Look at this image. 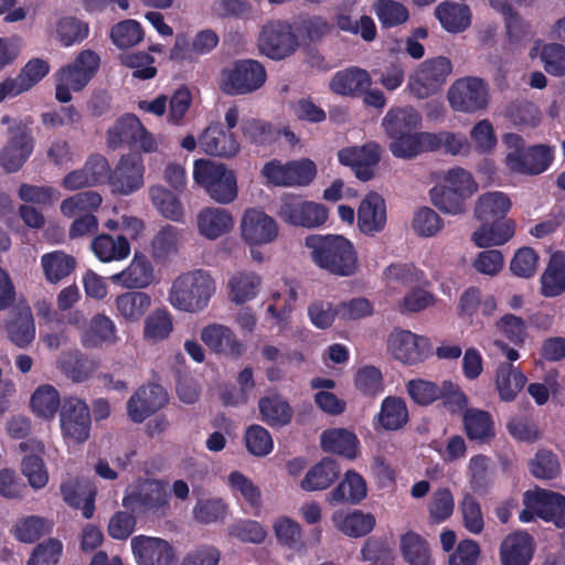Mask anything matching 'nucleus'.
Segmentation results:
<instances>
[{
    "label": "nucleus",
    "instance_id": "f257e3e1",
    "mask_svg": "<svg viewBox=\"0 0 565 565\" xmlns=\"http://www.w3.org/2000/svg\"><path fill=\"white\" fill-rule=\"evenodd\" d=\"M303 244L319 268L341 277L356 273L358 254L352 242L344 236L311 234L305 238Z\"/></svg>",
    "mask_w": 565,
    "mask_h": 565
},
{
    "label": "nucleus",
    "instance_id": "f03ea898",
    "mask_svg": "<svg viewBox=\"0 0 565 565\" xmlns=\"http://www.w3.org/2000/svg\"><path fill=\"white\" fill-rule=\"evenodd\" d=\"M216 282L210 271L194 269L177 276L168 290V302L178 311L198 313L210 303Z\"/></svg>",
    "mask_w": 565,
    "mask_h": 565
},
{
    "label": "nucleus",
    "instance_id": "7ed1b4c3",
    "mask_svg": "<svg viewBox=\"0 0 565 565\" xmlns=\"http://www.w3.org/2000/svg\"><path fill=\"white\" fill-rule=\"evenodd\" d=\"M507 147L505 168L511 173L537 175L546 171L554 160V148L548 145L525 146L522 136L510 132L503 136Z\"/></svg>",
    "mask_w": 565,
    "mask_h": 565
},
{
    "label": "nucleus",
    "instance_id": "20e7f679",
    "mask_svg": "<svg viewBox=\"0 0 565 565\" xmlns=\"http://www.w3.org/2000/svg\"><path fill=\"white\" fill-rule=\"evenodd\" d=\"M238 230L241 239L255 263H263L266 259L260 247L273 244L279 235L276 220L260 209H247L239 220Z\"/></svg>",
    "mask_w": 565,
    "mask_h": 565
},
{
    "label": "nucleus",
    "instance_id": "39448f33",
    "mask_svg": "<svg viewBox=\"0 0 565 565\" xmlns=\"http://www.w3.org/2000/svg\"><path fill=\"white\" fill-rule=\"evenodd\" d=\"M100 64L97 53L83 50L76 58L55 73V98L68 103L73 93L81 92L96 74Z\"/></svg>",
    "mask_w": 565,
    "mask_h": 565
},
{
    "label": "nucleus",
    "instance_id": "423d86ee",
    "mask_svg": "<svg viewBox=\"0 0 565 565\" xmlns=\"http://www.w3.org/2000/svg\"><path fill=\"white\" fill-rule=\"evenodd\" d=\"M193 179L217 203L227 204L237 196L236 175L223 163L206 159L195 160Z\"/></svg>",
    "mask_w": 565,
    "mask_h": 565
},
{
    "label": "nucleus",
    "instance_id": "0eeeda50",
    "mask_svg": "<svg viewBox=\"0 0 565 565\" xmlns=\"http://www.w3.org/2000/svg\"><path fill=\"white\" fill-rule=\"evenodd\" d=\"M31 119H19L3 116L1 124L8 126L10 134L7 145L0 152V164L8 172L18 171L33 151L34 141L30 135Z\"/></svg>",
    "mask_w": 565,
    "mask_h": 565
},
{
    "label": "nucleus",
    "instance_id": "6e6552de",
    "mask_svg": "<svg viewBox=\"0 0 565 565\" xmlns=\"http://www.w3.org/2000/svg\"><path fill=\"white\" fill-rule=\"evenodd\" d=\"M266 77V71L259 62L239 60L222 70L218 85L227 95H245L259 89Z\"/></svg>",
    "mask_w": 565,
    "mask_h": 565
},
{
    "label": "nucleus",
    "instance_id": "1a4fd4ad",
    "mask_svg": "<svg viewBox=\"0 0 565 565\" xmlns=\"http://www.w3.org/2000/svg\"><path fill=\"white\" fill-rule=\"evenodd\" d=\"M452 72V63L446 56H436L419 63L408 76L407 89L424 99L437 94Z\"/></svg>",
    "mask_w": 565,
    "mask_h": 565
},
{
    "label": "nucleus",
    "instance_id": "9d476101",
    "mask_svg": "<svg viewBox=\"0 0 565 565\" xmlns=\"http://www.w3.org/2000/svg\"><path fill=\"white\" fill-rule=\"evenodd\" d=\"M122 504L139 513L164 516L169 510V495L161 482L146 480L127 489Z\"/></svg>",
    "mask_w": 565,
    "mask_h": 565
},
{
    "label": "nucleus",
    "instance_id": "9b49d317",
    "mask_svg": "<svg viewBox=\"0 0 565 565\" xmlns=\"http://www.w3.org/2000/svg\"><path fill=\"white\" fill-rule=\"evenodd\" d=\"M493 347H495L509 362H502L498 365L494 374V385L498 395L503 402H512L516 398L519 393L525 386L527 379L525 374L512 362L519 360V352L511 348L501 339H493Z\"/></svg>",
    "mask_w": 565,
    "mask_h": 565
},
{
    "label": "nucleus",
    "instance_id": "f8f14e48",
    "mask_svg": "<svg viewBox=\"0 0 565 565\" xmlns=\"http://www.w3.org/2000/svg\"><path fill=\"white\" fill-rule=\"evenodd\" d=\"M447 99L452 110L475 114L487 108L489 87L479 77H461L450 85Z\"/></svg>",
    "mask_w": 565,
    "mask_h": 565
},
{
    "label": "nucleus",
    "instance_id": "ddd939ff",
    "mask_svg": "<svg viewBox=\"0 0 565 565\" xmlns=\"http://www.w3.org/2000/svg\"><path fill=\"white\" fill-rule=\"evenodd\" d=\"M386 347L387 352L398 362L415 365L429 355L430 341L424 335L396 328L387 335Z\"/></svg>",
    "mask_w": 565,
    "mask_h": 565
},
{
    "label": "nucleus",
    "instance_id": "4468645a",
    "mask_svg": "<svg viewBox=\"0 0 565 565\" xmlns=\"http://www.w3.org/2000/svg\"><path fill=\"white\" fill-rule=\"evenodd\" d=\"M278 214L287 224L306 228L318 227L328 220L324 205L295 195L281 199Z\"/></svg>",
    "mask_w": 565,
    "mask_h": 565
},
{
    "label": "nucleus",
    "instance_id": "2eb2a0df",
    "mask_svg": "<svg viewBox=\"0 0 565 565\" xmlns=\"http://www.w3.org/2000/svg\"><path fill=\"white\" fill-rule=\"evenodd\" d=\"M60 425L63 439L68 446L86 441L90 431L87 405L78 398H67L61 408Z\"/></svg>",
    "mask_w": 565,
    "mask_h": 565
},
{
    "label": "nucleus",
    "instance_id": "dca6fc26",
    "mask_svg": "<svg viewBox=\"0 0 565 565\" xmlns=\"http://www.w3.org/2000/svg\"><path fill=\"white\" fill-rule=\"evenodd\" d=\"M297 39L288 23L282 21H270L266 23L258 36L260 52L273 60H281L297 47Z\"/></svg>",
    "mask_w": 565,
    "mask_h": 565
},
{
    "label": "nucleus",
    "instance_id": "f3484780",
    "mask_svg": "<svg viewBox=\"0 0 565 565\" xmlns=\"http://www.w3.org/2000/svg\"><path fill=\"white\" fill-rule=\"evenodd\" d=\"M130 546L137 565H175V547L164 539L137 535Z\"/></svg>",
    "mask_w": 565,
    "mask_h": 565
},
{
    "label": "nucleus",
    "instance_id": "a211bd4d",
    "mask_svg": "<svg viewBox=\"0 0 565 565\" xmlns=\"http://www.w3.org/2000/svg\"><path fill=\"white\" fill-rule=\"evenodd\" d=\"M145 166L141 157L137 154L124 156L109 177V184L114 193L130 195L140 190L143 184Z\"/></svg>",
    "mask_w": 565,
    "mask_h": 565
},
{
    "label": "nucleus",
    "instance_id": "6ab92c4d",
    "mask_svg": "<svg viewBox=\"0 0 565 565\" xmlns=\"http://www.w3.org/2000/svg\"><path fill=\"white\" fill-rule=\"evenodd\" d=\"M381 157V147L376 142H367L363 146H350L338 152L341 164L350 167L358 179L367 181L374 175V168Z\"/></svg>",
    "mask_w": 565,
    "mask_h": 565
},
{
    "label": "nucleus",
    "instance_id": "aec40b11",
    "mask_svg": "<svg viewBox=\"0 0 565 565\" xmlns=\"http://www.w3.org/2000/svg\"><path fill=\"white\" fill-rule=\"evenodd\" d=\"M384 295L387 298H395L403 289L415 285H427L425 273L408 263H393L384 268L382 273Z\"/></svg>",
    "mask_w": 565,
    "mask_h": 565
},
{
    "label": "nucleus",
    "instance_id": "412c9836",
    "mask_svg": "<svg viewBox=\"0 0 565 565\" xmlns=\"http://www.w3.org/2000/svg\"><path fill=\"white\" fill-rule=\"evenodd\" d=\"M199 147L206 154L222 158H233L241 151L235 134L225 130L221 122H212L203 130Z\"/></svg>",
    "mask_w": 565,
    "mask_h": 565
},
{
    "label": "nucleus",
    "instance_id": "4be33fe9",
    "mask_svg": "<svg viewBox=\"0 0 565 565\" xmlns=\"http://www.w3.org/2000/svg\"><path fill=\"white\" fill-rule=\"evenodd\" d=\"M195 226L200 236L207 241H216L232 233L235 220L226 209L206 206L198 212Z\"/></svg>",
    "mask_w": 565,
    "mask_h": 565
},
{
    "label": "nucleus",
    "instance_id": "5701e85b",
    "mask_svg": "<svg viewBox=\"0 0 565 565\" xmlns=\"http://www.w3.org/2000/svg\"><path fill=\"white\" fill-rule=\"evenodd\" d=\"M109 280L125 289H143L153 282L154 268L146 255L135 253L129 265L124 270L111 275Z\"/></svg>",
    "mask_w": 565,
    "mask_h": 565
},
{
    "label": "nucleus",
    "instance_id": "b1692460",
    "mask_svg": "<svg viewBox=\"0 0 565 565\" xmlns=\"http://www.w3.org/2000/svg\"><path fill=\"white\" fill-rule=\"evenodd\" d=\"M47 34L62 46L71 47L88 36L89 25L75 15L56 14L49 21Z\"/></svg>",
    "mask_w": 565,
    "mask_h": 565
},
{
    "label": "nucleus",
    "instance_id": "393cba45",
    "mask_svg": "<svg viewBox=\"0 0 565 565\" xmlns=\"http://www.w3.org/2000/svg\"><path fill=\"white\" fill-rule=\"evenodd\" d=\"M23 454L21 459V472L28 479L33 489H42L49 481V472L43 462L44 445L35 439L23 441L19 445Z\"/></svg>",
    "mask_w": 565,
    "mask_h": 565
},
{
    "label": "nucleus",
    "instance_id": "a878e982",
    "mask_svg": "<svg viewBox=\"0 0 565 565\" xmlns=\"http://www.w3.org/2000/svg\"><path fill=\"white\" fill-rule=\"evenodd\" d=\"M168 402L164 388L158 384L140 387L128 401L127 412L131 420L143 422Z\"/></svg>",
    "mask_w": 565,
    "mask_h": 565
},
{
    "label": "nucleus",
    "instance_id": "bb28decb",
    "mask_svg": "<svg viewBox=\"0 0 565 565\" xmlns=\"http://www.w3.org/2000/svg\"><path fill=\"white\" fill-rule=\"evenodd\" d=\"M333 526L349 537H362L373 531L375 516L362 510L338 509L331 515Z\"/></svg>",
    "mask_w": 565,
    "mask_h": 565
},
{
    "label": "nucleus",
    "instance_id": "cd10ccee",
    "mask_svg": "<svg viewBox=\"0 0 565 565\" xmlns=\"http://www.w3.org/2000/svg\"><path fill=\"white\" fill-rule=\"evenodd\" d=\"M386 224V205L377 193H369L358 209V226L366 235H374L384 230Z\"/></svg>",
    "mask_w": 565,
    "mask_h": 565
},
{
    "label": "nucleus",
    "instance_id": "c85d7f7f",
    "mask_svg": "<svg viewBox=\"0 0 565 565\" xmlns=\"http://www.w3.org/2000/svg\"><path fill=\"white\" fill-rule=\"evenodd\" d=\"M535 551L534 539L523 531L504 537L500 548L502 565H529Z\"/></svg>",
    "mask_w": 565,
    "mask_h": 565
},
{
    "label": "nucleus",
    "instance_id": "c756f323",
    "mask_svg": "<svg viewBox=\"0 0 565 565\" xmlns=\"http://www.w3.org/2000/svg\"><path fill=\"white\" fill-rule=\"evenodd\" d=\"M152 305L150 295L140 290L119 294L114 301L115 315L126 323H138Z\"/></svg>",
    "mask_w": 565,
    "mask_h": 565
},
{
    "label": "nucleus",
    "instance_id": "7c9ffc66",
    "mask_svg": "<svg viewBox=\"0 0 565 565\" xmlns=\"http://www.w3.org/2000/svg\"><path fill=\"white\" fill-rule=\"evenodd\" d=\"M514 233L515 223L512 220L482 222L473 231L471 241L479 248L502 246L514 236Z\"/></svg>",
    "mask_w": 565,
    "mask_h": 565
},
{
    "label": "nucleus",
    "instance_id": "2f4dec72",
    "mask_svg": "<svg viewBox=\"0 0 565 565\" xmlns=\"http://www.w3.org/2000/svg\"><path fill=\"white\" fill-rule=\"evenodd\" d=\"M224 482L236 500L245 502L254 510V515H259L263 493L258 484L238 470L228 472L224 477Z\"/></svg>",
    "mask_w": 565,
    "mask_h": 565
},
{
    "label": "nucleus",
    "instance_id": "473e14b6",
    "mask_svg": "<svg viewBox=\"0 0 565 565\" xmlns=\"http://www.w3.org/2000/svg\"><path fill=\"white\" fill-rule=\"evenodd\" d=\"M371 86L370 74L359 67L337 72L329 82L330 90L339 96H358Z\"/></svg>",
    "mask_w": 565,
    "mask_h": 565
},
{
    "label": "nucleus",
    "instance_id": "72a5a7b5",
    "mask_svg": "<svg viewBox=\"0 0 565 565\" xmlns=\"http://www.w3.org/2000/svg\"><path fill=\"white\" fill-rule=\"evenodd\" d=\"M367 495L364 478L354 470H348L338 486L328 493L329 503L359 504Z\"/></svg>",
    "mask_w": 565,
    "mask_h": 565
},
{
    "label": "nucleus",
    "instance_id": "f704fd0d",
    "mask_svg": "<svg viewBox=\"0 0 565 565\" xmlns=\"http://www.w3.org/2000/svg\"><path fill=\"white\" fill-rule=\"evenodd\" d=\"M262 288V277L247 270L236 271L230 276L226 282L228 299L236 303L243 305L254 300Z\"/></svg>",
    "mask_w": 565,
    "mask_h": 565
},
{
    "label": "nucleus",
    "instance_id": "c9c22d12",
    "mask_svg": "<svg viewBox=\"0 0 565 565\" xmlns=\"http://www.w3.org/2000/svg\"><path fill=\"white\" fill-rule=\"evenodd\" d=\"M201 340L214 352L238 356L243 352V344L233 331L223 324H210L201 332Z\"/></svg>",
    "mask_w": 565,
    "mask_h": 565
},
{
    "label": "nucleus",
    "instance_id": "e433bc0d",
    "mask_svg": "<svg viewBox=\"0 0 565 565\" xmlns=\"http://www.w3.org/2000/svg\"><path fill=\"white\" fill-rule=\"evenodd\" d=\"M408 422V409L403 398L387 396L382 401L380 412L374 417L376 430H397Z\"/></svg>",
    "mask_w": 565,
    "mask_h": 565
},
{
    "label": "nucleus",
    "instance_id": "4c0bfd02",
    "mask_svg": "<svg viewBox=\"0 0 565 565\" xmlns=\"http://www.w3.org/2000/svg\"><path fill=\"white\" fill-rule=\"evenodd\" d=\"M388 149L396 158L408 160L431 149L429 132L408 131L390 138Z\"/></svg>",
    "mask_w": 565,
    "mask_h": 565
},
{
    "label": "nucleus",
    "instance_id": "58836bf2",
    "mask_svg": "<svg viewBox=\"0 0 565 565\" xmlns=\"http://www.w3.org/2000/svg\"><path fill=\"white\" fill-rule=\"evenodd\" d=\"M555 495L556 492L539 488L525 491L523 494L524 508L519 514L520 521L527 523L537 516L548 522Z\"/></svg>",
    "mask_w": 565,
    "mask_h": 565
},
{
    "label": "nucleus",
    "instance_id": "ea45409f",
    "mask_svg": "<svg viewBox=\"0 0 565 565\" xmlns=\"http://www.w3.org/2000/svg\"><path fill=\"white\" fill-rule=\"evenodd\" d=\"M340 471L337 460L323 458L307 471L300 481V488L308 492L328 489L338 479Z\"/></svg>",
    "mask_w": 565,
    "mask_h": 565
},
{
    "label": "nucleus",
    "instance_id": "a19ab883",
    "mask_svg": "<svg viewBox=\"0 0 565 565\" xmlns=\"http://www.w3.org/2000/svg\"><path fill=\"white\" fill-rule=\"evenodd\" d=\"M512 202L508 194L501 191H490L481 194L475 206V216L481 222L505 220Z\"/></svg>",
    "mask_w": 565,
    "mask_h": 565
},
{
    "label": "nucleus",
    "instance_id": "79ce46f5",
    "mask_svg": "<svg viewBox=\"0 0 565 565\" xmlns=\"http://www.w3.org/2000/svg\"><path fill=\"white\" fill-rule=\"evenodd\" d=\"M529 56L530 58L539 57L548 74L565 76V46L563 44L536 40L529 51Z\"/></svg>",
    "mask_w": 565,
    "mask_h": 565
},
{
    "label": "nucleus",
    "instance_id": "37998d69",
    "mask_svg": "<svg viewBox=\"0 0 565 565\" xmlns=\"http://www.w3.org/2000/svg\"><path fill=\"white\" fill-rule=\"evenodd\" d=\"M435 17L441 26L451 33L463 32L471 24V11L468 6L454 1L439 3Z\"/></svg>",
    "mask_w": 565,
    "mask_h": 565
},
{
    "label": "nucleus",
    "instance_id": "c03bdc74",
    "mask_svg": "<svg viewBox=\"0 0 565 565\" xmlns=\"http://www.w3.org/2000/svg\"><path fill=\"white\" fill-rule=\"evenodd\" d=\"M81 340L84 347L97 348L116 341V326L104 313L94 316L88 326L82 330Z\"/></svg>",
    "mask_w": 565,
    "mask_h": 565
},
{
    "label": "nucleus",
    "instance_id": "a18cd8bd",
    "mask_svg": "<svg viewBox=\"0 0 565 565\" xmlns=\"http://www.w3.org/2000/svg\"><path fill=\"white\" fill-rule=\"evenodd\" d=\"M541 292L545 297H556L565 291V253H554L541 276Z\"/></svg>",
    "mask_w": 565,
    "mask_h": 565
},
{
    "label": "nucleus",
    "instance_id": "49530a36",
    "mask_svg": "<svg viewBox=\"0 0 565 565\" xmlns=\"http://www.w3.org/2000/svg\"><path fill=\"white\" fill-rule=\"evenodd\" d=\"M94 255L103 263L126 259L130 254V244L125 236L113 237L108 234L96 236L90 244Z\"/></svg>",
    "mask_w": 565,
    "mask_h": 565
},
{
    "label": "nucleus",
    "instance_id": "de8ad7c7",
    "mask_svg": "<svg viewBox=\"0 0 565 565\" xmlns=\"http://www.w3.org/2000/svg\"><path fill=\"white\" fill-rule=\"evenodd\" d=\"M323 450L354 459L359 454V439L344 428L328 429L321 435Z\"/></svg>",
    "mask_w": 565,
    "mask_h": 565
},
{
    "label": "nucleus",
    "instance_id": "09e8293b",
    "mask_svg": "<svg viewBox=\"0 0 565 565\" xmlns=\"http://www.w3.org/2000/svg\"><path fill=\"white\" fill-rule=\"evenodd\" d=\"M420 115L413 107L390 109L382 119V126L388 138L416 129L420 124Z\"/></svg>",
    "mask_w": 565,
    "mask_h": 565
},
{
    "label": "nucleus",
    "instance_id": "8fccbe9b",
    "mask_svg": "<svg viewBox=\"0 0 565 565\" xmlns=\"http://www.w3.org/2000/svg\"><path fill=\"white\" fill-rule=\"evenodd\" d=\"M61 407L58 391L50 385L42 384L35 388L30 397L32 414L43 420H53Z\"/></svg>",
    "mask_w": 565,
    "mask_h": 565
},
{
    "label": "nucleus",
    "instance_id": "3c124183",
    "mask_svg": "<svg viewBox=\"0 0 565 565\" xmlns=\"http://www.w3.org/2000/svg\"><path fill=\"white\" fill-rule=\"evenodd\" d=\"M463 426L470 440L488 443L495 435L493 418L483 409H467L463 414Z\"/></svg>",
    "mask_w": 565,
    "mask_h": 565
},
{
    "label": "nucleus",
    "instance_id": "603ef678",
    "mask_svg": "<svg viewBox=\"0 0 565 565\" xmlns=\"http://www.w3.org/2000/svg\"><path fill=\"white\" fill-rule=\"evenodd\" d=\"M258 409L262 420L271 427L286 426L290 423L294 414L288 402L276 394L260 398Z\"/></svg>",
    "mask_w": 565,
    "mask_h": 565
},
{
    "label": "nucleus",
    "instance_id": "864d4df0",
    "mask_svg": "<svg viewBox=\"0 0 565 565\" xmlns=\"http://www.w3.org/2000/svg\"><path fill=\"white\" fill-rule=\"evenodd\" d=\"M10 340L19 347L29 344L35 335V327L30 308L26 305L17 307L14 318L7 324Z\"/></svg>",
    "mask_w": 565,
    "mask_h": 565
},
{
    "label": "nucleus",
    "instance_id": "5fc2aeb1",
    "mask_svg": "<svg viewBox=\"0 0 565 565\" xmlns=\"http://www.w3.org/2000/svg\"><path fill=\"white\" fill-rule=\"evenodd\" d=\"M273 532L279 545L295 552L305 548L302 527L296 520L287 515L277 516L273 521Z\"/></svg>",
    "mask_w": 565,
    "mask_h": 565
},
{
    "label": "nucleus",
    "instance_id": "6e6d98bb",
    "mask_svg": "<svg viewBox=\"0 0 565 565\" xmlns=\"http://www.w3.org/2000/svg\"><path fill=\"white\" fill-rule=\"evenodd\" d=\"M41 266L45 279L51 284H57L72 274L76 267V260L64 252L55 250L41 257Z\"/></svg>",
    "mask_w": 565,
    "mask_h": 565
},
{
    "label": "nucleus",
    "instance_id": "4d7b16f0",
    "mask_svg": "<svg viewBox=\"0 0 565 565\" xmlns=\"http://www.w3.org/2000/svg\"><path fill=\"white\" fill-rule=\"evenodd\" d=\"M61 490L70 505L81 509L86 519L93 516L95 489L81 481H74L62 484Z\"/></svg>",
    "mask_w": 565,
    "mask_h": 565
},
{
    "label": "nucleus",
    "instance_id": "13d9d810",
    "mask_svg": "<svg viewBox=\"0 0 565 565\" xmlns=\"http://www.w3.org/2000/svg\"><path fill=\"white\" fill-rule=\"evenodd\" d=\"M399 551L409 565H431L427 542L413 531L401 535Z\"/></svg>",
    "mask_w": 565,
    "mask_h": 565
},
{
    "label": "nucleus",
    "instance_id": "bf43d9fd",
    "mask_svg": "<svg viewBox=\"0 0 565 565\" xmlns=\"http://www.w3.org/2000/svg\"><path fill=\"white\" fill-rule=\"evenodd\" d=\"M429 196L431 204L444 214L456 216L467 211V202L469 199L452 192L440 183H437L430 189Z\"/></svg>",
    "mask_w": 565,
    "mask_h": 565
},
{
    "label": "nucleus",
    "instance_id": "052dcab7",
    "mask_svg": "<svg viewBox=\"0 0 565 565\" xmlns=\"http://www.w3.org/2000/svg\"><path fill=\"white\" fill-rule=\"evenodd\" d=\"M149 196L156 210L166 218L180 222L184 215L182 203L168 189L162 185L149 188Z\"/></svg>",
    "mask_w": 565,
    "mask_h": 565
},
{
    "label": "nucleus",
    "instance_id": "680f3d73",
    "mask_svg": "<svg viewBox=\"0 0 565 565\" xmlns=\"http://www.w3.org/2000/svg\"><path fill=\"white\" fill-rule=\"evenodd\" d=\"M173 328V318L169 310L158 308L145 320L143 338L150 342H161L170 337Z\"/></svg>",
    "mask_w": 565,
    "mask_h": 565
},
{
    "label": "nucleus",
    "instance_id": "e2e57ef3",
    "mask_svg": "<svg viewBox=\"0 0 565 565\" xmlns=\"http://www.w3.org/2000/svg\"><path fill=\"white\" fill-rule=\"evenodd\" d=\"M531 475L541 480H553L561 476L562 465L556 454L547 448H540L529 462Z\"/></svg>",
    "mask_w": 565,
    "mask_h": 565
},
{
    "label": "nucleus",
    "instance_id": "0e129e2a",
    "mask_svg": "<svg viewBox=\"0 0 565 565\" xmlns=\"http://www.w3.org/2000/svg\"><path fill=\"white\" fill-rule=\"evenodd\" d=\"M102 196L94 191L82 192L72 195L61 203V213L70 218H76L81 215L93 214L102 204Z\"/></svg>",
    "mask_w": 565,
    "mask_h": 565
},
{
    "label": "nucleus",
    "instance_id": "69168bd1",
    "mask_svg": "<svg viewBox=\"0 0 565 565\" xmlns=\"http://www.w3.org/2000/svg\"><path fill=\"white\" fill-rule=\"evenodd\" d=\"M53 523L42 516L29 515L19 519L12 529L17 540L23 543H32L41 535L52 530Z\"/></svg>",
    "mask_w": 565,
    "mask_h": 565
},
{
    "label": "nucleus",
    "instance_id": "338daca9",
    "mask_svg": "<svg viewBox=\"0 0 565 565\" xmlns=\"http://www.w3.org/2000/svg\"><path fill=\"white\" fill-rule=\"evenodd\" d=\"M438 183L467 199H470L478 191V183L473 175L468 170L460 167L445 171Z\"/></svg>",
    "mask_w": 565,
    "mask_h": 565
},
{
    "label": "nucleus",
    "instance_id": "774afa93",
    "mask_svg": "<svg viewBox=\"0 0 565 565\" xmlns=\"http://www.w3.org/2000/svg\"><path fill=\"white\" fill-rule=\"evenodd\" d=\"M141 121L135 115H126L119 118L107 132V143L111 148H118L122 143H132L136 132L141 131Z\"/></svg>",
    "mask_w": 565,
    "mask_h": 565
}]
</instances>
